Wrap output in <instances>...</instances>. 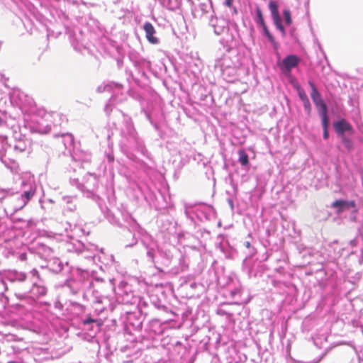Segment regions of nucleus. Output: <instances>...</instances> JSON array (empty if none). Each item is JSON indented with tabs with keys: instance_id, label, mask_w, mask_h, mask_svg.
I'll return each mask as SVG.
<instances>
[{
	"instance_id": "obj_19",
	"label": "nucleus",
	"mask_w": 363,
	"mask_h": 363,
	"mask_svg": "<svg viewBox=\"0 0 363 363\" xmlns=\"http://www.w3.org/2000/svg\"><path fill=\"white\" fill-rule=\"evenodd\" d=\"M231 294L233 296H235V295L240 296V290L239 289H238L235 291H233L231 292Z\"/></svg>"
},
{
	"instance_id": "obj_22",
	"label": "nucleus",
	"mask_w": 363,
	"mask_h": 363,
	"mask_svg": "<svg viewBox=\"0 0 363 363\" xmlns=\"http://www.w3.org/2000/svg\"><path fill=\"white\" fill-rule=\"evenodd\" d=\"M233 1V0H228V6H230V3H231V1Z\"/></svg>"
},
{
	"instance_id": "obj_20",
	"label": "nucleus",
	"mask_w": 363,
	"mask_h": 363,
	"mask_svg": "<svg viewBox=\"0 0 363 363\" xmlns=\"http://www.w3.org/2000/svg\"><path fill=\"white\" fill-rule=\"evenodd\" d=\"M245 245L247 247H249L250 246V243L249 242H246Z\"/></svg>"
},
{
	"instance_id": "obj_14",
	"label": "nucleus",
	"mask_w": 363,
	"mask_h": 363,
	"mask_svg": "<svg viewBox=\"0 0 363 363\" xmlns=\"http://www.w3.org/2000/svg\"><path fill=\"white\" fill-rule=\"evenodd\" d=\"M33 195H34V191H25L23 193V194L22 195L23 196H24L26 199V201H25L24 204H26L30 201V199L33 197Z\"/></svg>"
},
{
	"instance_id": "obj_3",
	"label": "nucleus",
	"mask_w": 363,
	"mask_h": 363,
	"mask_svg": "<svg viewBox=\"0 0 363 363\" xmlns=\"http://www.w3.org/2000/svg\"><path fill=\"white\" fill-rule=\"evenodd\" d=\"M333 125L335 130L339 137L345 135V132H348L351 134L354 132L352 126L345 119H341L338 121H336L334 123Z\"/></svg>"
},
{
	"instance_id": "obj_10",
	"label": "nucleus",
	"mask_w": 363,
	"mask_h": 363,
	"mask_svg": "<svg viewBox=\"0 0 363 363\" xmlns=\"http://www.w3.org/2000/svg\"><path fill=\"white\" fill-rule=\"evenodd\" d=\"M269 7L271 11L272 18L279 16L278 5L275 1H271L269 4Z\"/></svg>"
},
{
	"instance_id": "obj_12",
	"label": "nucleus",
	"mask_w": 363,
	"mask_h": 363,
	"mask_svg": "<svg viewBox=\"0 0 363 363\" xmlns=\"http://www.w3.org/2000/svg\"><path fill=\"white\" fill-rule=\"evenodd\" d=\"M256 13H257V20H256L257 23L258 24H260L262 26V27L266 26L262 11L259 8H257Z\"/></svg>"
},
{
	"instance_id": "obj_24",
	"label": "nucleus",
	"mask_w": 363,
	"mask_h": 363,
	"mask_svg": "<svg viewBox=\"0 0 363 363\" xmlns=\"http://www.w3.org/2000/svg\"><path fill=\"white\" fill-rule=\"evenodd\" d=\"M43 294H45V290L43 289V291L42 292Z\"/></svg>"
},
{
	"instance_id": "obj_18",
	"label": "nucleus",
	"mask_w": 363,
	"mask_h": 363,
	"mask_svg": "<svg viewBox=\"0 0 363 363\" xmlns=\"http://www.w3.org/2000/svg\"><path fill=\"white\" fill-rule=\"evenodd\" d=\"M329 137L328 128L323 129V138L324 139H328Z\"/></svg>"
},
{
	"instance_id": "obj_16",
	"label": "nucleus",
	"mask_w": 363,
	"mask_h": 363,
	"mask_svg": "<svg viewBox=\"0 0 363 363\" xmlns=\"http://www.w3.org/2000/svg\"><path fill=\"white\" fill-rule=\"evenodd\" d=\"M305 108L308 111V113L311 111V104L309 102V100H307L303 102Z\"/></svg>"
},
{
	"instance_id": "obj_13",
	"label": "nucleus",
	"mask_w": 363,
	"mask_h": 363,
	"mask_svg": "<svg viewBox=\"0 0 363 363\" xmlns=\"http://www.w3.org/2000/svg\"><path fill=\"white\" fill-rule=\"evenodd\" d=\"M284 16L285 22L286 24L290 25L292 22L291 18V13L290 11L288 9H285L283 12Z\"/></svg>"
},
{
	"instance_id": "obj_1",
	"label": "nucleus",
	"mask_w": 363,
	"mask_h": 363,
	"mask_svg": "<svg viewBox=\"0 0 363 363\" xmlns=\"http://www.w3.org/2000/svg\"><path fill=\"white\" fill-rule=\"evenodd\" d=\"M300 61V58L295 55H287L279 65V68L284 73L291 72L292 69L298 65Z\"/></svg>"
},
{
	"instance_id": "obj_15",
	"label": "nucleus",
	"mask_w": 363,
	"mask_h": 363,
	"mask_svg": "<svg viewBox=\"0 0 363 363\" xmlns=\"http://www.w3.org/2000/svg\"><path fill=\"white\" fill-rule=\"evenodd\" d=\"M298 95H299V96H300L301 99L303 102H304V101H307V100H308V96H307V95H306V94L305 91H304L303 89L299 88V89H298Z\"/></svg>"
},
{
	"instance_id": "obj_5",
	"label": "nucleus",
	"mask_w": 363,
	"mask_h": 363,
	"mask_svg": "<svg viewBox=\"0 0 363 363\" xmlns=\"http://www.w3.org/2000/svg\"><path fill=\"white\" fill-rule=\"evenodd\" d=\"M143 28L145 31L146 38L148 40V41L152 44L157 43L158 42V39L154 36V34L155 33V30L153 26L150 23L146 22L143 26Z\"/></svg>"
},
{
	"instance_id": "obj_9",
	"label": "nucleus",
	"mask_w": 363,
	"mask_h": 363,
	"mask_svg": "<svg viewBox=\"0 0 363 363\" xmlns=\"http://www.w3.org/2000/svg\"><path fill=\"white\" fill-rule=\"evenodd\" d=\"M340 138H341V141L344 144L345 148L348 151H350L353 148V143L352 140L345 135L340 136Z\"/></svg>"
},
{
	"instance_id": "obj_4",
	"label": "nucleus",
	"mask_w": 363,
	"mask_h": 363,
	"mask_svg": "<svg viewBox=\"0 0 363 363\" xmlns=\"http://www.w3.org/2000/svg\"><path fill=\"white\" fill-rule=\"evenodd\" d=\"M331 206L337 208V213H341L345 208L355 207V202L354 201L336 200L332 203Z\"/></svg>"
},
{
	"instance_id": "obj_6",
	"label": "nucleus",
	"mask_w": 363,
	"mask_h": 363,
	"mask_svg": "<svg viewBox=\"0 0 363 363\" xmlns=\"http://www.w3.org/2000/svg\"><path fill=\"white\" fill-rule=\"evenodd\" d=\"M327 112H328L327 108L319 111L323 129L328 128V123H329Z\"/></svg>"
},
{
	"instance_id": "obj_21",
	"label": "nucleus",
	"mask_w": 363,
	"mask_h": 363,
	"mask_svg": "<svg viewBox=\"0 0 363 363\" xmlns=\"http://www.w3.org/2000/svg\"><path fill=\"white\" fill-rule=\"evenodd\" d=\"M228 203H229V204L231 206V207L233 208V203H232V201H228Z\"/></svg>"
},
{
	"instance_id": "obj_2",
	"label": "nucleus",
	"mask_w": 363,
	"mask_h": 363,
	"mask_svg": "<svg viewBox=\"0 0 363 363\" xmlns=\"http://www.w3.org/2000/svg\"><path fill=\"white\" fill-rule=\"evenodd\" d=\"M308 84L312 91L311 93V97L316 107L319 111L327 108L326 104L321 99V96L316 89L315 84L312 82H309Z\"/></svg>"
},
{
	"instance_id": "obj_23",
	"label": "nucleus",
	"mask_w": 363,
	"mask_h": 363,
	"mask_svg": "<svg viewBox=\"0 0 363 363\" xmlns=\"http://www.w3.org/2000/svg\"><path fill=\"white\" fill-rule=\"evenodd\" d=\"M240 301V299H237L236 301H235V302H234V303H238Z\"/></svg>"
},
{
	"instance_id": "obj_11",
	"label": "nucleus",
	"mask_w": 363,
	"mask_h": 363,
	"mask_svg": "<svg viewBox=\"0 0 363 363\" xmlns=\"http://www.w3.org/2000/svg\"><path fill=\"white\" fill-rule=\"evenodd\" d=\"M263 30H264V35L268 38V39L269 40V41L272 43V44L274 45V47L275 48H277L278 47V45L277 43V42L275 41L274 37L272 35V34L269 33L267 26H264L262 27Z\"/></svg>"
},
{
	"instance_id": "obj_7",
	"label": "nucleus",
	"mask_w": 363,
	"mask_h": 363,
	"mask_svg": "<svg viewBox=\"0 0 363 363\" xmlns=\"http://www.w3.org/2000/svg\"><path fill=\"white\" fill-rule=\"evenodd\" d=\"M238 155H239L240 163L243 166L247 165L249 162V160H248V155L245 152V151L244 150H240L238 151Z\"/></svg>"
},
{
	"instance_id": "obj_8",
	"label": "nucleus",
	"mask_w": 363,
	"mask_h": 363,
	"mask_svg": "<svg viewBox=\"0 0 363 363\" xmlns=\"http://www.w3.org/2000/svg\"><path fill=\"white\" fill-rule=\"evenodd\" d=\"M273 20H274V23L277 28L279 29L283 35H285L286 32H285V29H284V26L281 24V19L280 16L273 17Z\"/></svg>"
},
{
	"instance_id": "obj_17",
	"label": "nucleus",
	"mask_w": 363,
	"mask_h": 363,
	"mask_svg": "<svg viewBox=\"0 0 363 363\" xmlns=\"http://www.w3.org/2000/svg\"><path fill=\"white\" fill-rule=\"evenodd\" d=\"M95 321H96V320H95L94 319H93V318H90V317H89V318H88L85 319V320L83 321V323H84V325H86V324H89V323H94Z\"/></svg>"
}]
</instances>
